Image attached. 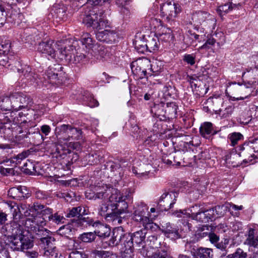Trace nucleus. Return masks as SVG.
Masks as SVG:
<instances>
[{"label":"nucleus","mask_w":258,"mask_h":258,"mask_svg":"<svg viewBox=\"0 0 258 258\" xmlns=\"http://www.w3.org/2000/svg\"><path fill=\"white\" fill-rule=\"evenodd\" d=\"M34 234L36 235V238L38 239V240H43L44 239H46V238L48 237V236L53 235L52 233H51L49 230L46 229L45 228L37 230V232Z\"/></svg>","instance_id":"nucleus-53"},{"label":"nucleus","mask_w":258,"mask_h":258,"mask_svg":"<svg viewBox=\"0 0 258 258\" xmlns=\"http://www.w3.org/2000/svg\"><path fill=\"white\" fill-rule=\"evenodd\" d=\"M82 96V100L84 104L90 107H94L98 106V102L94 99L93 95L89 92L87 91H84Z\"/></svg>","instance_id":"nucleus-38"},{"label":"nucleus","mask_w":258,"mask_h":258,"mask_svg":"<svg viewBox=\"0 0 258 258\" xmlns=\"http://www.w3.org/2000/svg\"><path fill=\"white\" fill-rule=\"evenodd\" d=\"M66 43L62 42H56L54 43L51 39H48L46 41H42L38 44L37 50L40 53L47 57L48 59L55 58L56 55L57 49L59 54L58 57L60 56V49L66 44Z\"/></svg>","instance_id":"nucleus-4"},{"label":"nucleus","mask_w":258,"mask_h":258,"mask_svg":"<svg viewBox=\"0 0 258 258\" xmlns=\"http://www.w3.org/2000/svg\"><path fill=\"white\" fill-rule=\"evenodd\" d=\"M65 220L66 218L63 215L59 214L58 212H56L51 216L49 222H51L56 224H60L64 223Z\"/></svg>","instance_id":"nucleus-54"},{"label":"nucleus","mask_w":258,"mask_h":258,"mask_svg":"<svg viewBox=\"0 0 258 258\" xmlns=\"http://www.w3.org/2000/svg\"><path fill=\"white\" fill-rule=\"evenodd\" d=\"M243 140V136L240 133L234 132L229 134L228 141L232 146H235L239 141Z\"/></svg>","instance_id":"nucleus-44"},{"label":"nucleus","mask_w":258,"mask_h":258,"mask_svg":"<svg viewBox=\"0 0 258 258\" xmlns=\"http://www.w3.org/2000/svg\"><path fill=\"white\" fill-rule=\"evenodd\" d=\"M72 14V12L63 3L54 4L51 10V14L57 22L66 21L68 15Z\"/></svg>","instance_id":"nucleus-17"},{"label":"nucleus","mask_w":258,"mask_h":258,"mask_svg":"<svg viewBox=\"0 0 258 258\" xmlns=\"http://www.w3.org/2000/svg\"><path fill=\"white\" fill-rule=\"evenodd\" d=\"M127 233H124L122 227H117L113 229L112 235L109 241V245L110 246L121 245L122 247H125V250H127L126 242L127 239H126Z\"/></svg>","instance_id":"nucleus-15"},{"label":"nucleus","mask_w":258,"mask_h":258,"mask_svg":"<svg viewBox=\"0 0 258 258\" xmlns=\"http://www.w3.org/2000/svg\"><path fill=\"white\" fill-rule=\"evenodd\" d=\"M155 112V115L161 121H166L167 118L164 105H158Z\"/></svg>","instance_id":"nucleus-52"},{"label":"nucleus","mask_w":258,"mask_h":258,"mask_svg":"<svg viewBox=\"0 0 258 258\" xmlns=\"http://www.w3.org/2000/svg\"><path fill=\"white\" fill-rule=\"evenodd\" d=\"M87 158L88 162L91 165L98 164L101 162L102 159V157L98 152L89 154Z\"/></svg>","instance_id":"nucleus-51"},{"label":"nucleus","mask_w":258,"mask_h":258,"mask_svg":"<svg viewBox=\"0 0 258 258\" xmlns=\"http://www.w3.org/2000/svg\"><path fill=\"white\" fill-rule=\"evenodd\" d=\"M17 96L21 105L24 106V108L32 104V99L29 96L25 94H18Z\"/></svg>","instance_id":"nucleus-48"},{"label":"nucleus","mask_w":258,"mask_h":258,"mask_svg":"<svg viewBox=\"0 0 258 258\" xmlns=\"http://www.w3.org/2000/svg\"><path fill=\"white\" fill-rule=\"evenodd\" d=\"M106 220L107 221H112L114 224H116V223L120 224L122 221L121 217L115 212H112L110 213V214H108L106 216Z\"/></svg>","instance_id":"nucleus-60"},{"label":"nucleus","mask_w":258,"mask_h":258,"mask_svg":"<svg viewBox=\"0 0 258 258\" xmlns=\"http://www.w3.org/2000/svg\"><path fill=\"white\" fill-rule=\"evenodd\" d=\"M7 206L13 216V221L19 223L20 220L23 217L22 212L26 217H29L32 214V205L26 202H23L19 205L13 202H10L7 203Z\"/></svg>","instance_id":"nucleus-7"},{"label":"nucleus","mask_w":258,"mask_h":258,"mask_svg":"<svg viewBox=\"0 0 258 258\" xmlns=\"http://www.w3.org/2000/svg\"><path fill=\"white\" fill-rule=\"evenodd\" d=\"M81 40L82 44L88 49L93 50L95 49V46L98 44H95V41L93 40L91 35L88 33H84L81 38Z\"/></svg>","instance_id":"nucleus-36"},{"label":"nucleus","mask_w":258,"mask_h":258,"mask_svg":"<svg viewBox=\"0 0 258 258\" xmlns=\"http://www.w3.org/2000/svg\"><path fill=\"white\" fill-rule=\"evenodd\" d=\"M12 111H17L24 108V106H22L20 102L19 101L17 96H12Z\"/></svg>","instance_id":"nucleus-58"},{"label":"nucleus","mask_w":258,"mask_h":258,"mask_svg":"<svg viewBox=\"0 0 258 258\" xmlns=\"http://www.w3.org/2000/svg\"><path fill=\"white\" fill-rule=\"evenodd\" d=\"M160 230L166 237L171 240H176L181 237L178 227L170 223L162 225Z\"/></svg>","instance_id":"nucleus-22"},{"label":"nucleus","mask_w":258,"mask_h":258,"mask_svg":"<svg viewBox=\"0 0 258 258\" xmlns=\"http://www.w3.org/2000/svg\"><path fill=\"white\" fill-rule=\"evenodd\" d=\"M157 37L159 42L162 43L165 46L173 41L174 36L172 30L169 28H164L162 33H159Z\"/></svg>","instance_id":"nucleus-31"},{"label":"nucleus","mask_w":258,"mask_h":258,"mask_svg":"<svg viewBox=\"0 0 258 258\" xmlns=\"http://www.w3.org/2000/svg\"><path fill=\"white\" fill-rule=\"evenodd\" d=\"M178 193L177 192L170 191L164 192L161 196L159 201V206L162 210L167 211L172 208L173 205L176 201Z\"/></svg>","instance_id":"nucleus-18"},{"label":"nucleus","mask_w":258,"mask_h":258,"mask_svg":"<svg viewBox=\"0 0 258 258\" xmlns=\"http://www.w3.org/2000/svg\"><path fill=\"white\" fill-rule=\"evenodd\" d=\"M180 12V6L171 2L165 3L160 6V16L167 22L174 20Z\"/></svg>","instance_id":"nucleus-11"},{"label":"nucleus","mask_w":258,"mask_h":258,"mask_svg":"<svg viewBox=\"0 0 258 258\" xmlns=\"http://www.w3.org/2000/svg\"><path fill=\"white\" fill-rule=\"evenodd\" d=\"M18 71L23 74L24 77L30 82L38 83V75L31 71V68L28 65H24L21 69H18Z\"/></svg>","instance_id":"nucleus-30"},{"label":"nucleus","mask_w":258,"mask_h":258,"mask_svg":"<svg viewBox=\"0 0 258 258\" xmlns=\"http://www.w3.org/2000/svg\"><path fill=\"white\" fill-rule=\"evenodd\" d=\"M113 191H114V194L111 195L109 197V202L112 210H116V213H119L125 212L128 207L125 198L118 189Z\"/></svg>","instance_id":"nucleus-13"},{"label":"nucleus","mask_w":258,"mask_h":258,"mask_svg":"<svg viewBox=\"0 0 258 258\" xmlns=\"http://www.w3.org/2000/svg\"><path fill=\"white\" fill-rule=\"evenodd\" d=\"M93 253L98 258H114L116 257V254L110 251L95 250Z\"/></svg>","instance_id":"nucleus-47"},{"label":"nucleus","mask_w":258,"mask_h":258,"mask_svg":"<svg viewBox=\"0 0 258 258\" xmlns=\"http://www.w3.org/2000/svg\"><path fill=\"white\" fill-rule=\"evenodd\" d=\"M62 68L58 64L49 66L46 71L44 79L49 84L53 85L58 86L62 83V79H60L58 76V72Z\"/></svg>","instance_id":"nucleus-16"},{"label":"nucleus","mask_w":258,"mask_h":258,"mask_svg":"<svg viewBox=\"0 0 258 258\" xmlns=\"http://www.w3.org/2000/svg\"><path fill=\"white\" fill-rule=\"evenodd\" d=\"M59 58L64 60L68 63H78L83 62L86 59V55L76 51L75 47L71 44H67L60 49Z\"/></svg>","instance_id":"nucleus-6"},{"label":"nucleus","mask_w":258,"mask_h":258,"mask_svg":"<svg viewBox=\"0 0 258 258\" xmlns=\"http://www.w3.org/2000/svg\"><path fill=\"white\" fill-rule=\"evenodd\" d=\"M7 125H2L0 126V133L3 134L5 137L7 138H11L14 136H16L19 134H21L23 130H21L19 125L13 123L12 124H7Z\"/></svg>","instance_id":"nucleus-23"},{"label":"nucleus","mask_w":258,"mask_h":258,"mask_svg":"<svg viewBox=\"0 0 258 258\" xmlns=\"http://www.w3.org/2000/svg\"><path fill=\"white\" fill-rule=\"evenodd\" d=\"M234 107L231 104L227 105L226 103L223 102L222 108L215 111V113L219 114L223 118H226L230 116L233 112Z\"/></svg>","instance_id":"nucleus-37"},{"label":"nucleus","mask_w":258,"mask_h":258,"mask_svg":"<svg viewBox=\"0 0 258 258\" xmlns=\"http://www.w3.org/2000/svg\"><path fill=\"white\" fill-rule=\"evenodd\" d=\"M19 186L17 187H13L9 189L8 191V196L14 199L19 200Z\"/></svg>","instance_id":"nucleus-61"},{"label":"nucleus","mask_w":258,"mask_h":258,"mask_svg":"<svg viewBox=\"0 0 258 258\" xmlns=\"http://www.w3.org/2000/svg\"><path fill=\"white\" fill-rule=\"evenodd\" d=\"M12 96L6 97L0 101V109L1 111H11L12 108Z\"/></svg>","instance_id":"nucleus-46"},{"label":"nucleus","mask_w":258,"mask_h":258,"mask_svg":"<svg viewBox=\"0 0 258 258\" xmlns=\"http://www.w3.org/2000/svg\"><path fill=\"white\" fill-rule=\"evenodd\" d=\"M1 231L4 235L3 241L7 249L23 251L33 246V240L24 234L23 227L20 223L12 221L7 223L2 227Z\"/></svg>","instance_id":"nucleus-1"},{"label":"nucleus","mask_w":258,"mask_h":258,"mask_svg":"<svg viewBox=\"0 0 258 258\" xmlns=\"http://www.w3.org/2000/svg\"><path fill=\"white\" fill-rule=\"evenodd\" d=\"M55 240L53 235L43 240H38L40 248L42 250V253L48 258H58V251L55 246Z\"/></svg>","instance_id":"nucleus-9"},{"label":"nucleus","mask_w":258,"mask_h":258,"mask_svg":"<svg viewBox=\"0 0 258 258\" xmlns=\"http://www.w3.org/2000/svg\"><path fill=\"white\" fill-rule=\"evenodd\" d=\"M217 132V128L210 122L203 123L200 127V134L205 138H208L211 136L216 134Z\"/></svg>","instance_id":"nucleus-28"},{"label":"nucleus","mask_w":258,"mask_h":258,"mask_svg":"<svg viewBox=\"0 0 258 258\" xmlns=\"http://www.w3.org/2000/svg\"><path fill=\"white\" fill-rule=\"evenodd\" d=\"M146 21L149 23V26H147V27L150 28V29L156 30L159 27H162V22L160 19L155 18H148Z\"/></svg>","instance_id":"nucleus-49"},{"label":"nucleus","mask_w":258,"mask_h":258,"mask_svg":"<svg viewBox=\"0 0 258 258\" xmlns=\"http://www.w3.org/2000/svg\"><path fill=\"white\" fill-rule=\"evenodd\" d=\"M34 215H35V214L32 213L30 216V217L27 218L24 224L25 230L31 234H34L37 232V230L40 229L38 226H37V224H36L35 220L34 219Z\"/></svg>","instance_id":"nucleus-33"},{"label":"nucleus","mask_w":258,"mask_h":258,"mask_svg":"<svg viewBox=\"0 0 258 258\" xmlns=\"http://www.w3.org/2000/svg\"><path fill=\"white\" fill-rule=\"evenodd\" d=\"M254 81H249L247 83L244 82V84L237 83L235 82H229L227 84V89L234 94H242V92L245 89L252 87Z\"/></svg>","instance_id":"nucleus-25"},{"label":"nucleus","mask_w":258,"mask_h":258,"mask_svg":"<svg viewBox=\"0 0 258 258\" xmlns=\"http://www.w3.org/2000/svg\"><path fill=\"white\" fill-rule=\"evenodd\" d=\"M87 214L88 210L86 208L82 206H78L69 209L66 217L68 218L78 217V218H80L81 217Z\"/></svg>","instance_id":"nucleus-34"},{"label":"nucleus","mask_w":258,"mask_h":258,"mask_svg":"<svg viewBox=\"0 0 258 258\" xmlns=\"http://www.w3.org/2000/svg\"><path fill=\"white\" fill-rule=\"evenodd\" d=\"M191 217L199 222L207 223L212 220L214 215V209H205L198 205L192 206L190 209Z\"/></svg>","instance_id":"nucleus-10"},{"label":"nucleus","mask_w":258,"mask_h":258,"mask_svg":"<svg viewBox=\"0 0 258 258\" xmlns=\"http://www.w3.org/2000/svg\"><path fill=\"white\" fill-rule=\"evenodd\" d=\"M241 156V154H237L236 151L227 152L223 157L227 167H238L241 164L239 161V157Z\"/></svg>","instance_id":"nucleus-26"},{"label":"nucleus","mask_w":258,"mask_h":258,"mask_svg":"<svg viewBox=\"0 0 258 258\" xmlns=\"http://www.w3.org/2000/svg\"><path fill=\"white\" fill-rule=\"evenodd\" d=\"M247 253L240 248H238L236 251L232 254L229 255L227 258H246Z\"/></svg>","instance_id":"nucleus-62"},{"label":"nucleus","mask_w":258,"mask_h":258,"mask_svg":"<svg viewBox=\"0 0 258 258\" xmlns=\"http://www.w3.org/2000/svg\"><path fill=\"white\" fill-rule=\"evenodd\" d=\"M71 125L70 124H62L57 126L55 130V134L59 143L68 144L71 149L79 150L80 144L79 142H70V134H73L71 131Z\"/></svg>","instance_id":"nucleus-5"},{"label":"nucleus","mask_w":258,"mask_h":258,"mask_svg":"<svg viewBox=\"0 0 258 258\" xmlns=\"http://www.w3.org/2000/svg\"><path fill=\"white\" fill-rule=\"evenodd\" d=\"M92 52L97 59L102 61L109 60L111 56L110 48L102 45H95V49L93 50Z\"/></svg>","instance_id":"nucleus-24"},{"label":"nucleus","mask_w":258,"mask_h":258,"mask_svg":"<svg viewBox=\"0 0 258 258\" xmlns=\"http://www.w3.org/2000/svg\"><path fill=\"white\" fill-rule=\"evenodd\" d=\"M216 20L214 16L204 11H198L194 13L191 17V23L194 25V28L198 32L205 33V27H214L216 25Z\"/></svg>","instance_id":"nucleus-3"},{"label":"nucleus","mask_w":258,"mask_h":258,"mask_svg":"<svg viewBox=\"0 0 258 258\" xmlns=\"http://www.w3.org/2000/svg\"><path fill=\"white\" fill-rule=\"evenodd\" d=\"M144 63L150 66V68L148 69V72H147L146 69L141 70V68H139V73H141V77L147 76L148 78L147 75H149L150 77L152 76H157L158 74L161 72L163 69V66L161 65V62L155 61L152 63H150V61L147 59L145 58L144 59Z\"/></svg>","instance_id":"nucleus-19"},{"label":"nucleus","mask_w":258,"mask_h":258,"mask_svg":"<svg viewBox=\"0 0 258 258\" xmlns=\"http://www.w3.org/2000/svg\"><path fill=\"white\" fill-rule=\"evenodd\" d=\"M235 10L236 9L231 2H229L224 5H221L218 8V11L220 13L221 15L223 13L226 14Z\"/></svg>","instance_id":"nucleus-50"},{"label":"nucleus","mask_w":258,"mask_h":258,"mask_svg":"<svg viewBox=\"0 0 258 258\" xmlns=\"http://www.w3.org/2000/svg\"><path fill=\"white\" fill-rule=\"evenodd\" d=\"M69 258H88V255L83 251L74 250L70 252Z\"/></svg>","instance_id":"nucleus-64"},{"label":"nucleus","mask_w":258,"mask_h":258,"mask_svg":"<svg viewBox=\"0 0 258 258\" xmlns=\"http://www.w3.org/2000/svg\"><path fill=\"white\" fill-rule=\"evenodd\" d=\"M73 134H70V142H75V141H80L83 139V132L81 129L73 127L71 125L70 130Z\"/></svg>","instance_id":"nucleus-43"},{"label":"nucleus","mask_w":258,"mask_h":258,"mask_svg":"<svg viewBox=\"0 0 258 258\" xmlns=\"http://www.w3.org/2000/svg\"><path fill=\"white\" fill-rule=\"evenodd\" d=\"M19 200H22L28 199L31 196V193L27 187L24 186H19Z\"/></svg>","instance_id":"nucleus-56"},{"label":"nucleus","mask_w":258,"mask_h":258,"mask_svg":"<svg viewBox=\"0 0 258 258\" xmlns=\"http://www.w3.org/2000/svg\"><path fill=\"white\" fill-rule=\"evenodd\" d=\"M113 190H117V189L113 188L107 184L96 186L95 187L96 195L95 197L96 199L102 200L105 202H109V197L111 195L114 194Z\"/></svg>","instance_id":"nucleus-20"},{"label":"nucleus","mask_w":258,"mask_h":258,"mask_svg":"<svg viewBox=\"0 0 258 258\" xmlns=\"http://www.w3.org/2000/svg\"><path fill=\"white\" fill-rule=\"evenodd\" d=\"M95 222L94 221L92 218L87 217H81L77 221V226L82 229L87 228L88 227L92 226L94 227Z\"/></svg>","instance_id":"nucleus-40"},{"label":"nucleus","mask_w":258,"mask_h":258,"mask_svg":"<svg viewBox=\"0 0 258 258\" xmlns=\"http://www.w3.org/2000/svg\"><path fill=\"white\" fill-rule=\"evenodd\" d=\"M104 11L98 10L97 7H92L84 12L83 23L88 27H92L97 30L96 33L97 39L100 41L111 43L115 39V33L109 30H99L104 29L109 26V22L105 19Z\"/></svg>","instance_id":"nucleus-2"},{"label":"nucleus","mask_w":258,"mask_h":258,"mask_svg":"<svg viewBox=\"0 0 258 258\" xmlns=\"http://www.w3.org/2000/svg\"><path fill=\"white\" fill-rule=\"evenodd\" d=\"M95 234L100 237H105L109 236L110 229L106 225H104L99 221H95L94 225Z\"/></svg>","instance_id":"nucleus-32"},{"label":"nucleus","mask_w":258,"mask_h":258,"mask_svg":"<svg viewBox=\"0 0 258 258\" xmlns=\"http://www.w3.org/2000/svg\"><path fill=\"white\" fill-rule=\"evenodd\" d=\"M167 120H170L176 117L178 106L174 102H169L164 104Z\"/></svg>","instance_id":"nucleus-35"},{"label":"nucleus","mask_w":258,"mask_h":258,"mask_svg":"<svg viewBox=\"0 0 258 258\" xmlns=\"http://www.w3.org/2000/svg\"><path fill=\"white\" fill-rule=\"evenodd\" d=\"M159 43L160 42L158 37H149L146 41V47L148 48V51L151 52L158 50Z\"/></svg>","instance_id":"nucleus-42"},{"label":"nucleus","mask_w":258,"mask_h":258,"mask_svg":"<svg viewBox=\"0 0 258 258\" xmlns=\"http://www.w3.org/2000/svg\"><path fill=\"white\" fill-rule=\"evenodd\" d=\"M212 250L208 248L201 247L194 254V258H212Z\"/></svg>","instance_id":"nucleus-39"},{"label":"nucleus","mask_w":258,"mask_h":258,"mask_svg":"<svg viewBox=\"0 0 258 258\" xmlns=\"http://www.w3.org/2000/svg\"><path fill=\"white\" fill-rule=\"evenodd\" d=\"M146 230H140L136 231L134 233L130 234L127 233L126 235V239H127V242H126L127 250H130L133 249L134 245L136 246L140 247L142 246L141 249H140V251L143 247L146 248H154L152 246H146L143 245V243L145 241L146 237Z\"/></svg>","instance_id":"nucleus-12"},{"label":"nucleus","mask_w":258,"mask_h":258,"mask_svg":"<svg viewBox=\"0 0 258 258\" xmlns=\"http://www.w3.org/2000/svg\"><path fill=\"white\" fill-rule=\"evenodd\" d=\"M141 254L148 258H166L167 250L166 248H146L143 247L141 251Z\"/></svg>","instance_id":"nucleus-21"},{"label":"nucleus","mask_w":258,"mask_h":258,"mask_svg":"<svg viewBox=\"0 0 258 258\" xmlns=\"http://www.w3.org/2000/svg\"><path fill=\"white\" fill-rule=\"evenodd\" d=\"M110 168L112 172H117L119 173L118 177H116L115 180H120L121 179V171L122 170L120 165L118 163L110 162Z\"/></svg>","instance_id":"nucleus-57"},{"label":"nucleus","mask_w":258,"mask_h":258,"mask_svg":"<svg viewBox=\"0 0 258 258\" xmlns=\"http://www.w3.org/2000/svg\"><path fill=\"white\" fill-rule=\"evenodd\" d=\"M256 144H258V138L245 142L242 145L239 146V150L241 151L240 154H241V156L247 157V158L243 160L244 163L253 164L254 162L253 160L258 158V153L255 150L254 145Z\"/></svg>","instance_id":"nucleus-8"},{"label":"nucleus","mask_w":258,"mask_h":258,"mask_svg":"<svg viewBox=\"0 0 258 258\" xmlns=\"http://www.w3.org/2000/svg\"><path fill=\"white\" fill-rule=\"evenodd\" d=\"M35 125L31 121H22L20 124L19 125V127L22 128L21 130H23L21 133L22 138H26L28 137V135H30L31 134H36L39 137H41V138H43V137L40 134L38 128L33 129L34 131H32L33 129L32 128Z\"/></svg>","instance_id":"nucleus-27"},{"label":"nucleus","mask_w":258,"mask_h":258,"mask_svg":"<svg viewBox=\"0 0 258 258\" xmlns=\"http://www.w3.org/2000/svg\"><path fill=\"white\" fill-rule=\"evenodd\" d=\"M246 73H251L255 77L258 76V64H255L254 67H248L245 69V71L242 74V77H244Z\"/></svg>","instance_id":"nucleus-63"},{"label":"nucleus","mask_w":258,"mask_h":258,"mask_svg":"<svg viewBox=\"0 0 258 258\" xmlns=\"http://www.w3.org/2000/svg\"><path fill=\"white\" fill-rule=\"evenodd\" d=\"M11 113H4L0 111V125L7 124L9 122H11L13 118L11 115Z\"/></svg>","instance_id":"nucleus-55"},{"label":"nucleus","mask_w":258,"mask_h":258,"mask_svg":"<svg viewBox=\"0 0 258 258\" xmlns=\"http://www.w3.org/2000/svg\"><path fill=\"white\" fill-rule=\"evenodd\" d=\"M148 210V207L143 203H138L134 207L133 219L139 222L146 226L150 224V219L146 216V213Z\"/></svg>","instance_id":"nucleus-14"},{"label":"nucleus","mask_w":258,"mask_h":258,"mask_svg":"<svg viewBox=\"0 0 258 258\" xmlns=\"http://www.w3.org/2000/svg\"><path fill=\"white\" fill-rule=\"evenodd\" d=\"M254 230L250 229L248 231V236L246 242L250 246L258 248V235H254Z\"/></svg>","instance_id":"nucleus-41"},{"label":"nucleus","mask_w":258,"mask_h":258,"mask_svg":"<svg viewBox=\"0 0 258 258\" xmlns=\"http://www.w3.org/2000/svg\"><path fill=\"white\" fill-rule=\"evenodd\" d=\"M96 238L95 234L93 232L84 233L80 236V239L84 242H90Z\"/></svg>","instance_id":"nucleus-59"},{"label":"nucleus","mask_w":258,"mask_h":258,"mask_svg":"<svg viewBox=\"0 0 258 258\" xmlns=\"http://www.w3.org/2000/svg\"><path fill=\"white\" fill-rule=\"evenodd\" d=\"M220 35V36H223V34L221 32L215 33L211 36H208V39L206 42L200 47L201 49H209L211 46H213L215 44L216 40L214 37V36L217 37V35Z\"/></svg>","instance_id":"nucleus-45"},{"label":"nucleus","mask_w":258,"mask_h":258,"mask_svg":"<svg viewBox=\"0 0 258 258\" xmlns=\"http://www.w3.org/2000/svg\"><path fill=\"white\" fill-rule=\"evenodd\" d=\"M29 155V151H25L21 153H19L17 156L6 160H4L2 162L5 165L11 166L14 167L16 165L19 164L21 161L26 158Z\"/></svg>","instance_id":"nucleus-29"}]
</instances>
